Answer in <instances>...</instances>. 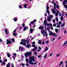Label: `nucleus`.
<instances>
[{"label": "nucleus", "mask_w": 67, "mask_h": 67, "mask_svg": "<svg viewBox=\"0 0 67 67\" xmlns=\"http://www.w3.org/2000/svg\"><path fill=\"white\" fill-rule=\"evenodd\" d=\"M55 31L57 33H58V29H55Z\"/></svg>", "instance_id": "e433bc0d"}, {"label": "nucleus", "mask_w": 67, "mask_h": 67, "mask_svg": "<svg viewBox=\"0 0 67 67\" xmlns=\"http://www.w3.org/2000/svg\"><path fill=\"white\" fill-rule=\"evenodd\" d=\"M22 29V27H20L19 28V30H21Z\"/></svg>", "instance_id": "5fc2aeb1"}, {"label": "nucleus", "mask_w": 67, "mask_h": 67, "mask_svg": "<svg viewBox=\"0 0 67 67\" xmlns=\"http://www.w3.org/2000/svg\"><path fill=\"white\" fill-rule=\"evenodd\" d=\"M50 29V28L49 27H48L47 28V30H49Z\"/></svg>", "instance_id": "603ef678"}, {"label": "nucleus", "mask_w": 67, "mask_h": 67, "mask_svg": "<svg viewBox=\"0 0 67 67\" xmlns=\"http://www.w3.org/2000/svg\"><path fill=\"white\" fill-rule=\"evenodd\" d=\"M14 21H18V18L16 17H15L14 18Z\"/></svg>", "instance_id": "412c9836"}, {"label": "nucleus", "mask_w": 67, "mask_h": 67, "mask_svg": "<svg viewBox=\"0 0 67 67\" xmlns=\"http://www.w3.org/2000/svg\"><path fill=\"white\" fill-rule=\"evenodd\" d=\"M60 19L61 21H62V20H63V16H61L60 18Z\"/></svg>", "instance_id": "a19ab883"}, {"label": "nucleus", "mask_w": 67, "mask_h": 67, "mask_svg": "<svg viewBox=\"0 0 67 67\" xmlns=\"http://www.w3.org/2000/svg\"><path fill=\"white\" fill-rule=\"evenodd\" d=\"M53 22L54 23H55V19H53Z\"/></svg>", "instance_id": "09e8293b"}, {"label": "nucleus", "mask_w": 67, "mask_h": 67, "mask_svg": "<svg viewBox=\"0 0 67 67\" xmlns=\"http://www.w3.org/2000/svg\"><path fill=\"white\" fill-rule=\"evenodd\" d=\"M27 40V41H26V43H29V42H30V41H29V39H28V38H27L26 39Z\"/></svg>", "instance_id": "f704fd0d"}, {"label": "nucleus", "mask_w": 67, "mask_h": 67, "mask_svg": "<svg viewBox=\"0 0 67 67\" xmlns=\"http://www.w3.org/2000/svg\"><path fill=\"white\" fill-rule=\"evenodd\" d=\"M66 30H65L64 31V34H66Z\"/></svg>", "instance_id": "864d4df0"}, {"label": "nucleus", "mask_w": 67, "mask_h": 67, "mask_svg": "<svg viewBox=\"0 0 67 67\" xmlns=\"http://www.w3.org/2000/svg\"><path fill=\"white\" fill-rule=\"evenodd\" d=\"M1 65L2 66H3L5 65V62H3L2 63V64H1Z\"/></svg>", "instance_id": "cd10ccee"}, {"label": "nucleus", "mask_w": 67, "mask_h": 67, "mask_svg": "<svg viewBox=\"0 0 67 67\" xmlns=\"http://www.w3.org/2000/svg\"><path fill=\"white\" fill-rule=\"evenodd\" d=\"M44 24H45V26H46L47 24V21H46V20H45L44 21V23H43V25H44Z\"/></svg>", "instance_id": "ddd939ff"}, {"label": "nucleus", "mask_w": 67, "mask_h": 67, "mask_svg": "<svg viewBox=\"0 0 67 67\" xmlns=\"http://www.w3.org/2000/svg\"><path fill=\"white\" fill-rule=\"evenodd\" d=\"M0 63H2V60H1V57L0 56Z\"/></svg>", "instance_id": "6e6d98bb"}, {"label": "nucleus", "mask_w": 67, "mask_h": 67, "mask_svg": "<svg viewBox=\"0 0 67 67\" xmlns=\"http://www.w3.org/2000/svg\"><path fill=\"white\" fill-rule=\"evenodd\" d=\"M53 26H56V27H57V26H56V24H54V25H53Z\"/></svg>", "instance_id": "79ce46f5"}, {"label": "nucleus", "mask_w": 67, "mask_h": 67, "mask_svg": "<svg viewBox=\"0 0 67 67\" xmlns=\"http://www.w3.org/2000/svg\"><path fill=\"white\" fill-rule=\"evenodd\" d=\"M10 65H11L10 63H8L6 65V67H9L10 66Z\"/></svg>", "instance_id": "aec40b11"}, {"label": "nucleus", "mask_w": 67, "mask_h": 67, "mask_svg": "<svg viewBox=\"0 0 67 67\" xmlns=\"http://www.w3.org/2000/svg\"><path fill=\"white\" fill-rule=\"evenodd\" d=\"M32 61L31 60H29V64H31V65H36V63H34L32 62Z\"/></svg>", "instance_id": "20e7f679"}, {"label": "nucleus", "mask_w": 67, "mask_h": 67, "mask_svg": "<svg viewBox=\"0 0 67 67\" xmlns=\"http://www.w3.org/2000/svg\"><path fill=\"white\" fill-rule=\"evenodd\" d=\"M21 41L22 42H26V40L25 39H23Z\"/></svg>", "instance_id": "37998d69"}, {"label": "nucleus", "mask_w": 67, "mask_h": 67, "mask_svg": "<svg viewBox=\"0 0 67 67\" xmlns=\"http://www.w3.org/2000/svg\"><path fill=\"white\" fill-rule=\"evenodd\" d=\"M55 20L56 21H58V17H56L55 18Z\"/></svg>", "instance_id": "4c0bfd02"}, {"label": "nucleus", "mask_w": 67, "mask_h": 67, "mask_svg": "<svg viewBox=\"0 0 67 67\" xmlns=\"http://www.w3.org/2000/svg\"><path fill=\"white\" fill-rule=\"evenodd\" d=\"M62 24L61 21H59V24L58 23H57V27L59 28L60 27V25Z\"/></svg>", "instance_id": "9d476101"}, {"label": "nucleus", "mask_w": 67, "mask_h": 67, "mask_svg": "<svg viewBox=\"0 0 67 67\" xmlns=\"http://www.w3.org/2000/svg\"><path fill=\"white\" fill-rule=\"evenodd\" d=\"M41 57H42V55L38 56V58H41Z\"/></svg>", "instance_id": "a18cd8bd"}, {"label": "nucleus", "mask_w": 67, "mask_h": 67, "mask_svg": "<svg viewBox=\"0 0 67 67\" xmlns=\"http://www.w3.org/2000/svg\"><path fill=\"white\" fill-rule=\"evenodd\" d=\"M47 11L46 12L48 14V15H49V7L48 6H46Z\"/></svg>", "instance_id": "0eeeda50"}, {"label": "nucleus", "mask_w": 67, "mask_h": 67, "mask_svg": "<svg viewBox=\"0 0 67 67\" xmlns=\"http://www.w3.org/2000/svg\"><path fill=\"white\" fill-rule=\"evenodd\" d=\"M4 61L5 62H7V59H4Z\"/></svg>", "instance_id": "69168bd1"}, {"label": "nucleus", "mask_w": 67, "mask_h": 67, "mask_svg": "<svg viewBox=\"0 0 67 67\" xmlns=\"http://www.w3.org/2000/svg\"><path fill=\"white\" fill-rule=\"evenodd\" d=\"M47 54L44 56V58H46V57H47Z\"/></svg>", "instance_id": "c9c22d12"}, {"label": "nucleus", "mask_w": 67, "mask_h": 67, "mask_svg": "<svg viewBox=\"0 0 67 67\" xmlns=\"http://www.w3.org/2000/svg\"><path fill=\"white\" fill-rule=\"evenodd\" d=\"M5 31L6 34H9V31H8V30H5Z\"/></svg>", "instance_id": "2eb2a0df"}, {"label": "nucleus", "mask_w": 67, "mask_h": 67, "mask_svg": "<svg viewBox=\"0 0 67 67\" xmlns=\"http://www.w3.org/2000/svg\"><path fill=\"white\" fill-rule=\"evenodd\" d=\"M32 54V52H27L25 53L24 54H25V57L26 58V63H28V61H29V59H27V56H29V57H30L31 56V55Z\"/></svg>", "instance_id": "f257e3e1"}, {"label": "nucleus", "mask_w": 67, "mask_h": 67, "mask_svg": "<svg viewBox=\"0 0 67 67\" xmlns=\"http://www.w3.org/2000/svg\"><path fill=\"white\" fill-rule=\"evenodd\" d=\"M30 60L32 61V62H35V60L34 59V57H30Z\"/></svg>", "instance_id": "1a4fd4ad"}, {"label": "nucleus", "mask_w": 67, "mask_h": 67, "mask_svg": "<svg viewBox=\"0 0 67 67\" xmlns=\"http://www.w3.org/2000/svg\"><path fill=\"white\" fill-rule=\"evenodd\" d=\"M19 8H20V9H21L22 8V6L20 5H19Z\"/></svg>", "instance_id": "3c124183"}, {"label": "nucleus", "mask_w": 67, "mask_h": 67, "mask_svg": "<svg viewBox=\"0 0 67 67\" xmlns=\"http://www.w3.org/2000/svg\"><path fill=\"white\" fill-rule=\"evenodd\" d=\"M56 7L57 8V9H58V8H59V5H57L56 6Z\"/></svg>", "instance_id": "58836bf2"}, {"label": "nucleus", "mask_w": 67, "mask_h": 67, "mask_svg": "<svg viewBox=\"0 0 67 67\" xmlns=\"http://www.w3.org/2000/svg\"><path fill=\"white\" fill-rule=\"evenodd\" d=\"M11 67H14V65H13V63H12L11 65Z\"/></svg>", "instance_id": "c03bdc74"}, {"label": "nucleus", "mask_w": 67, "mask_h": 67, "mask_svg": "<svg viewBox=\"0 0 67 67\" xmlns=\"http://www.w3.org/2000/svg\"><path fill=\"white\" fill-rule=\"evenodd\" d=\"M34 53L35 55H36L37 54V52H35Z\"/></svg>", "instance_id": "13d9d810"}, {"label": "nucleus", "mask_w": 67, "mask_h": 67, "mask_svg": "<svg viewBox=\"0 0 67 67\" xmlns=\"http://www.w3.org/2000/svg\"><path fill=\"white\" fill-rule=\"evenodd\" d=\"M63 63H64V62H63V61H62V62H61L60 64L59 65V66H61V65H62V64H63Z\"/></svg>", "instance_id": "2f4dec72"}, {"label": "nucleus", "mask_w": 67, "mask_h": 67, "mask_svg": "<svg viewBox=\"0 0 67 67\" xmlns=\"http://www.w3.org/2000/svg\"><path fill=\"white\" fill-rule=\"evenodd\" d=\"M18 35V34L16 33H14V34H13V36H16Z\"/></svg>", "instance_id": "7c9ffc66"}, {"label": "nucleus", "mask_w": 67, "mask_h": 67, "mask_svg": "<svg viewBox=\"0 0 67 67\" xmlns=\"http://www.w3.org/2000/svg\"><path fill=\"white\" fill-rule=\"evenodd\" d=\"M60 53H58L56 55V57H59L60 56Z\"/></svg>", "instance_id": "c85d7f7f"}, {"label": "nucleus", "mask_w": 67, "mask_h": 67, "mask_svg": "<svg viewBox=\"0 0 67 67\" xmlns=\"http://www.w3.org/2000/svg\"><path fill=\"white\" fill-rule=\"evenodd\" d=\"M32 47H34L35 48H34L32 50V51H36V49H37V47L35 46V45H32Z\"/></svg>", "instance_id": "423d86ee"}, {"label": "nucleus", "mask_w": 67, "mask_h": 67, "mask_svg": "<svg viewBox=\"0 0 67 67\" xmlns=\"http://www.w3.org/2000/svg\"><path fill=\"white\" fill-rule=\"evenodd\" d=\"M31 45L30 44H27V47L28 48H30L31 47Z\"/></svg>", "instance_id": "a211bd4d"}, {"label": "nucleus", "mask_w": 67, "mask_h": 67, "mask_svg": "<svg viewBox=\"0 0 67 67\" xmlns=\"http://www.w3.org/2000/svg\"><path fill=\"white\" fill-rule=\"evenodd\" d=\"M59 11L58 10H57V13L55 14V16H58V12Z\"/></svg>", "instance_id": "dca6fc26"}, {"label": "nucleus", "mask_w": 67, "mask_h": 67, "mask_svg": "<svg viewBox=\"0 0 67 67\" xmlns=\"http://www.w3.org/2000/svg\"><path fill=\"white\" fill-rule=\"evenodd\" d=\"M38 43L39 44H41L42 43V42L41 41V40H39V41L38 42Z\"/></svg>", "instance_id": "bb28decb"}, {"label": "nucleus", "mask_w": 67, "mask_h": 67, "mask_svg": "<svg viewBox=\"0 0 67 67\" xmlns=\"http://www.w3.org/2000/svg\"><path fill=\"white\" fill-rule=\"evenodd\" d=\"M7 55L8 57H11V55H10V54L8 53V52H7Z\"/></svg>", "instance_id": "6ab92c4d"}, {"label": "nucleus", "mask_w": 67, "mask_h": 67, "mask_svg": "<svg viewBox=\"0 0 67 67\" xmlns=\"http://www.w3.org/2000/svg\"><path fill=\"white\" fill-rule=\"evenodd\" d=\"M27 4H24V8H27Z\"/></svg>", "instance_id": "5701e85b"}, {"label": "nucleus", "mask_w": 67, "mask_h": 67, "mask_svg": "<svg viewBox=\"0 0 67 67\" xmlns=\"http://www.w3.org/2000/svg\"><path fill=\"white\" fill-rule=\"evenodd\" d=\"M35 42H33L32 43V44H33L34 45V44H35Z\"/></svg>", "instance_id": "774afa93"}, {"label": "nucleus", "mask_w": 67, "mask_h": 67, "mask_svg": "<svg viewBox=\"0 0 67 67\" xmlns=\"http://www.w3.org/2000/svg\"><path fill=\"white\" fill-rule=\"evenodd\" d=\"M20 44H21V45H23V46H25L26 45V43L25 42H20Z\"/></svg>", "instance_id": "9b49d317"}, {"label": "nucleus", "mask_w": 67, "mask_h": 67, "mask_svg": "<svg viewBox=\"0 0 67 67\" xmlns=\"http://www.w3.org/2000/svg\"><path fill=\"white\" fill-rule=\"evenodd\" d=\"M26 29H28V27H25L24 28V30L25 31Z\"/></svg>", "instance_id": "c756f323"}, {"label": "nucleus", "mask_w": 67, "mask_h": 67, "mask_svg": "<svg viewBox=\"0 0 67 67\" xmlns=\"http://www.w3.org/2000/svg\"><path fill=\"white\" fill-rule=\"evenodd\" d=\"M64 5V8H66V10L67 9V5L66 4L65 5Z\"/></svg>", "instance_id": "72a5a7b5"}, {"label": "nucleus", "mask_w": 67, "mask_h": 67, "mask_svg": "<svg viewBox=\"0 0 67 67\" xmlns=\"http://www.w3.org/2000/svg\"><path fill=\"white\" fill-rule=\"evenodd\" d=\"M38 48L39 49H40V50H41V48L40 47H38Z\"/></svg>", "instance_id": "0e129e2a"}, {"label": "nucleus", "mask_w": 67, "mask_h": 67, "mask_svg": "<svg viewBox=\"0 0 67 67\" xmlns=\"http://www.w3.org/2000/svg\"><path fill=\"white\" fill-rule=\"evenodd\" d=\"M66 44H67V40L64 43V44L62 45V46H65V45H66Z\"/></svg>", "instance_id": "4be33fe9"}, {"label": "nucleus", "mask_w": 67, "mask_h": 67, "mask_svg": "<svg viewBox=\"0 0 67 67\" xmlns=\"http://www.w3.org/2000/svg\"><path fill=\"white\" fill-rule=\"evenodd\" d=\"M52 35H53V36H55V37H57V36H58L56 35V34L55 33H53L52 34Z\"/></svg>", "instance_id": "b1692460"}, {"label": "nucleus", "mask_w": 67, "mask_h": 67, "mask_svg": "<svg viewBox=\"0 0 67 67\" xmlns=\"http://www.w3.org/2000/svg\"><path fill=\"white\" fill-rule=\"evenodd\" d=\"M65 3H67V0H64V1L63 2V5H66V4Z\"/></svg>", "instance_id": "4468645a"}, {"label": "nucleus", "mask_w": 67, "mask_h": 67, "mask_svg": "<svg viewBox=\"0 0 67 67\" xmlns=\"http://www.w3.org/2000/svg\"><path fill=\"white\" fill-rule=\"evenodd\" d=\"M65 25V23L64 22L61 25V26L62 27H63V26H64Z\"/></svg>", "instance_id": "a878e982"}, {"label": "nucleus", "mask_w": 67, "mask_h": 67, "mask_svg": "<svg viewBox=\"0 0 67 67\" xmlns=\"http://www.w3.org/2000/svg\"><path fill=\"white\" fill-rule=\"evenodd\" d=\"M36 22V19H34V21H31L30 23L31 24H29V26H31V24H33L34 22Z\"/></svg>", "instance_id": "6e6552de"}, {"label": "nucleus", "mask_w": 67, "mask_h": 67, "mask_svg": "<svg viewBox=\"0 0 67 67\" xmlns=\"http://www.w3.org/2000/svg\"><path fill=\"white\" fill-rule=\"evenodd\" d=\"M16 31V29H15V30H14V31H13V32L14 33H15Z\"/></svg>", "instance_id": "052dcab7"}, {"label": "nucleus", "mask_w": 67, "mask_h": 67, "mask_svg": "<svg viewBox=\"0 0 67 67\" xmlns=\"http://www.w3.org/2000/svg\"><path fill=\"white\" fill-rule=\"evenodd\" d=\"M41 33L42 34H43V36H46V37H47V32L46 31V30L41 31Z\"/></svg>", "instance_id": "f03ea898"}, {"label": "nucleus", "mask_w": 67, "mask_h": 67, "mask_svg": "<svg viewBox=\"0 0 67 67\" xmlns=\"http://www.w3.org/2000/svg\"><path fill=\"white\" fill-rule=\"evenodd\" d=\"M26 65L27 66H29V64H28V63H26Z\"/></svg>", "instance_id": "4d7b16f0"}, {"label": "nucleus", "mask_w": 67, "mask_h": 67, "mask_svg": "<svg viewBox=\"0 0 67 67\" xmlns=\"http://www.w3.org/2000/svg\"><path fill=\"white\" fill-rule=\"evenodd\" d=\"M53 32H51L49 33V35L50 36H51L52 35H53Z\"/></svg>", "instance_id": "473e14b6"}, {"label": "nucleus", "mask_w": 67, "mask_h": 67, "mask_svg": "<svg viewBox=\"0 0 67 67\" xmlns=\"http://www.w3.org/2000/svg\"><path fill=\"white\" fill-rule=\"evenodd\" d=\"M31 8V6H29V7H28V9H30V8Z\"/></svg>", "instance_id": "338daca9"}, {"label": "nucleus", "mask_w": 67, "mask_h": 67, "mask_svg": "<svg viewBox=\"0 0 67 67\" xmlns=\"http://www.w3.org/2000/svg\"><path fill=\"white\" fill-rule=\"evenodd\" d=\"M7 44H11V43H12V42L11 41L8 40H7Z\"/></svg>", "instance_id": "f8f14e48"}, {"label": "nucleus", "mask_w": 67, "mask_h": 67, "mask_svg": "<svg viewBox=\"0 0 67 67\" xmlns=\"http://www.w3.org/2000/svg\"><path fill=\"white\" fill-rule=\"evenodd\" d=\"M55 9H56V7L54 6V9H51V11L53 13V14H56V12H55Z\"/></svg>", "instance_id": "7ed1b4c3"}, {"label": "nucleus", "mask_w": 67, "mask_h": 67, "mask_svg": "<svg viewBox=\"0 0 67 67\" xmlns=\"http://www.w3.org/2000/svg\"><path fill=\"white\" fill-rule=\"evenodd\" d=\"M52 55H53V53H51L50 54V56H52Z\"/></svg>", "instance_id": "680f3d73"}, {"label": "nucleus", "mask_w": 67, "mask_h": 67, "mask_svg": "<svg viewBox=\"0 0 67 67\" xmlns=\"http://www.w3.org/2000/svg\"><path fill=\"white\" fill-rule=\"evenodd\" d=\"M22 26H23V27H24L25 26V24L24 23H23V24Z\"/></svg>", "instance_id": "8fccbe9b"}, {"label": "nucleus", "mask_w": 67, "mask_h": 67, "mask_svg": "<svg viewBox=\"0 0 67 67\" xmlns=\"http://www.w3.org/2000/svg\"><path fill=\"white\" fill-rule=\"evenodd\" d=\"M51 18L50 17H48L47 19V20L48 22H49L51 21Z\"/></svg>", "instance_id": "f3484780"}, {"label": "nucleus", "mask_w": 67, "mask_h": 67, "mask_svg": "<svg viewBox=\"0 0 67 67\" xmlns=\"http://www.w3.org/2000/svg\"><path fill=\"white\" fill-rule=\"evenodd\" d=\"M59 16H62V14H61V13L60 12H59Z\"/></svg>", "instance_id": "49530a36"}, {"label": "nucleus", "mask_w": 67, "mask_h": 67, "mask_svg": "<svg viewBox=\"0 0 67 67\" xmlns=\"http://www.w3.org/2000/svg\"><path fill=\"white\" fill-rule=\"evenodd\" d=\"M11 41H12L13 42H14V39L13 38H12V39H11Z\"/></svg>", "instance_id": "de8ad7c7"}, {"label": "nucleus", "mask_w": 67, "mask_h": 67, "mask_svg": "<svg viewBox=\"0 0 67 67\" xmlns=\"http://www.w3.org/2000/svg\"><path fill=\"white\" fill-rule=\"evenodd\" d=\"M30 33H32V32H33V29H30Z\"/></svg>", "instance_id": "393cba45"}, {"label": "nucleus", "mask_w": 67, "mask_h": 67, "mask_svg": "<svg viewBox=\"0 0 67 67\" xmlns=\"http://www.w3.org/2000/svg\"><path fill=\"white\" fill-rule=\"evenodd\" d=\"M49 18H51H51H53V16L50 15Z\"/></svg>", "instance_id": "ea45409f"}, {"label": "nucleus", "mask_w": 67, "mask_h": 67, "mask_svg": "<svg viewBox=\"0 0 67 67\" xmlns=\"http://www.w3.org/2000/svg\"><path fill=\"white\" fill-rule=\"evenodd\" d=\"M19 52H20V51H21V52H22L23 51H24V48H23V47H19Z\"/></svg>", "instance_id": "39448f33"}, {"label": "nucleus", "mask_w": 67, "mask_h": 67, "mask_svg": "<svg viewBox=\"0 0 67 67\" xmlns=\"http://www.w3.org/2000/svg\"><path fill=\"white\" fill-rule=\"evenodd\" d=\"M45 49H46V50L47 51V50H48V48L47 47H46L45 48Z\"/></svg>", "instance_id": "bf43d9fd"}, {"label": "nucleus", "mask_w": 67, "mask_h": 67, "mask_svg": "<svg viewBox=\"0 0 67 67\" xmlns=\"http://www.w3.org/2000/svg\"><path fill=\"white\" fill-rule=\"evenodd\" d=\"M55 40V38H54L52 40V41H54V40Z\"/></svg>", "instance_id": "e2e57ef3"}]
</instances>
